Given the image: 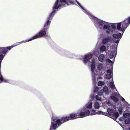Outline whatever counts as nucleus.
Masks as SVG:
<instances>
[{
  "mask_svg": "<svg viewBox=\"0 0 130 130\" xmlns=\"http://www.w3.org/2000/svg\"><path fill=\"white\" fill-rule=\"evenodd\" d=\"M109 87L111 88V93H112L110 96L111 98L115 102L118 101V99L116 96L118 97L119 95L116 88L113 83L111 82L109 84Z\"/></svg>",
  "mask_w": 130,
  "mask_h": 130,
  "instance_id": "423d86ee",
  "label": "nucleus"
},
{
  "mask_svg": "<svg viewBox=\"0 0 130 130\" xmlns=\"http://www.w3.org/2000/svg\"><path fill=\"white\" fill-rule=\"evenodd\" d=\"M83 10V11L86 14L90 19L94 21V24L98 30H106V32L108 34L110 32L112 34L115 33L117 29L116 25L115 24H112L102 20L96 18L88 13L82 7H80Z\"/></svg>",
  "mask_w": 130,
  "mask_h": 130,
  "instance_id": "f257e3e1",
  "label": "nucleus"
},
{
  "mask_svg": "<svg viewBox=\"0 0 130 130\" xmlns=\"http://www.w3.org/2000/svg\"><path fill=\"white\" fill-rule=\"evenodd\" d=\"M105 82H104L99 81L98 83V86H101L104 85L105 84Z\"/></svg>",
  "mask_w": 130,
  "mask_h": 130,
  "instance_id": "b1692460",
  "label": "nucleus"
},
{
  "mask_svg": "<svg viewBox=\"0 0 130 130\" xmlns=\"http://www.w3.org/2000/svg\"><path fill=\"white\" fill-rule=\"evenodd\" d=\"M96 114H99V115H106L107 113L105 112H103L102 111H98L96 112L95 110L93 109H92L91 110V111H90V113L89 115H85V113L83 114L84 117L86 116H87L89 115H94Z\"/></svg>",
  "mask_w": 130,
  "mask_h": 130,
  "instance_id": "ddd939ff",
  "label": "nucleus"
},
{
  "mask_svg": "<svg viewBox=\"0 0 130 130\" xmlns=\"http://www.w3.org/2000/svg\"><path fill=\"white\" fill-rule=\"evenodd\" d=\"M123 107L121 106H119L118 108V110L119 113L121 114L122 111Z\"/></svg>",
  "mask_w": 130,
  "mask_h": 130,
  "instance_id": "cd10ccee",
  "label": "nucleus"
},
{
  "mask_svg": "<svg viewBox=\"0 0 130 130\" xmlns=\"http://www.w3.org/2000/svg\"><path fill=\"white\" fill-rule=\"evenodd\" d=\"M93 106L95 109H98L100 107V104L98 102L95 101L93 103Z\"/></svg>",
  "mask_w": 130,
  "mask_h": 130,
  "instance_id": "412c9836",
  "label": "nucleus"
},
{
  "mask_svg": "<svg viewBox=\"0 0 130 130\" xmlns=\"http://www.w3.org/2000/svg\"><path fill=\"white\" fill-rule=\"evenodd\" d=\"M93 100V99L92 97L89 102L86 104L83 110H81L83 114L85 113V115H87L90 113V111L89 109H91L92 108V102Z\"/></svg>",
  "mask_w": 130,
  "mask_h": 130,
  "instance_id": "0eeeda50",
  "label": "nucleus"
},
{
  "mask_svg": "<svg viewBox=\"0 0 130 130\" xmlns=\"http://www.w3.org/2000/svg\"><path fill=\"white\" fill-rule=\"evenodd\" d=\"M105 65L100 63H98L96 65L97 68L98 70L100 71L104 72L105 70Z\"/></svg>",
  "mask_w": 130,
  "mask_h": 130,
  "instance_id": "dca6fc26",
  "label": "nucleus"
},
{
  "mask_svg": "<svg viewBox=\"0 0 130 130\" xmlns=\"http://www.w3.org/2000/svg\"><path fill=\"white\" fill-rule=\"evenodd\" d=\"M120 40L119 39L115 40L114 41V43H116V46L113 48H112L113 50L111 48V52L110 54L109 57L110 59L113 58V57L114 59L115 58L116 55V50L117 47L118 43L119 42Z\"/></svg>",
  "mask_w": 130,
  "mask_h": 130,
  "instance_id": "1a4fd4ad",
  "label": "nucleus"
},
{
  "mask_svg": "<svg viewBox=\"0 0 130 130\" xmlns=\"http://www.w3.org/2000/svg\"><path fill=\"white\" fill-rule=\"evenodd\" d=\"M112 36L113 38L116 39H119L121 38L122 36V34L121 33H119L118 34H113L112 35Z\"/></svg>",
  "mask_w": 130,
  "mask_h": 130,
  "instance_id": "4be33fe9",
  "label": "nucleus"
},
{
  "mask_svg": "<svg viewBox=\"0 0 130 130\" xmlns=\"http://www.w3.org/2000/svg\"><path fill=\"white\" fill-rule=\"evenodd\" d=\"M129 129L130 130V127L129 128Z\"/></svg>",
  "mask_w": 130,
  "mask_h": 130,
  "instance_id": "2f4dec72",
  "label": "nucleus"
},
{
  "mask_svg": "<svg viewBox=\"0 0 130 130\" xmlns=\"http://www.w3.org/2000/svg\"><path fill=\"white\" fill-rule=\"evenodd\" d=\"M103 91L106 95H108L109 93V90L108 89V88L106 86L104 87L103 89Z\"/></svg>",
  "mask_w": 130,
  "mask_h": 130,
  "instance_id": "aec40b11",
  "label": "nucleus"
},
{
  "mask_svg": "<svg viewBox=\"0 0 130 130\" xmlns=\"http://www.w3.org/2000/svg\"><path fill=\"white\" fill-rule=\"evenodd\" d=\"M112 40V39L111 37L108 36L105 37L102 39V43L103 44H107L108 46V45H109L110 44V43Z\"/></svg>",
  "mask_w": 130,
  "mask_h": 130,
  "instance_id": "2eb2a0df",
  "label": "nucleus"
},
{
  "mask_svg": "<svg viewBox=\"0 0 130 130\" xmlns=\"http://www.w3.org/2000/svg\"><path fill=\"white\" fill-rule=\"evenodd\" d=\"M34 39L33 38V37H32V38H31L30 39L28 40H25L24 41H23L21 42H17L15 44H14V45H15L17 44H18L17 45H18L20 44H22V43H26L27 42H29V41H31L32 40H34Z\"/></svg>",
  "mask_w": 130,
  "mask_h": 130,
  "instance_id": "6ab92c4d",
  "label": "nucleus"
},
{
  "mask_svg": "<svg viewBox=\"0 0 130 130\" xmlns=\"http://www.w3.org/2000/svg\"><path fill=\"white\" fill-rule=\"evenodd\" d=\"M130 24V17L126 19L125 20L122 22L118 23L116 24H114L116 26H117V29L120 31H121L123 33L125 30Z\"/></svg>",
  "mask_w": 130,
  "mask_h": 130,
  "instance_id": "39448f33",
  "label": "nucleus"
},
{
  "mask_svg": "<svg viewBox=\"0 0 130 130\" xmlns=\"http://www.w3.org/2000/svg\"><path fill=\"white\" fill-rule=\"evenodd\" d=\"M125 122L126 124H130V119L129 118L126 119L125 121Z\"/></svg>",
  "mask_w": 130,
  "mask_h": 130,
  "instance_id": "393cba45",
  "label": "nucleus"
},
{
  "mask_svg": "<svg viewBox=\"0 0 130 130\" xmlns=\"http://www.w3.org/2000/svg\"><path fill=\"white\" fill-rule=\"evenodd\" d=\"M95 98L97 100L102 101L105 100L106 98L104 97L103 95V92L102 91L98 92V94L95 96Z\"/></svg>",
  "mask_w": 130,
  "mask_h": 130,
  "instance_id": "4468645a",
  "label": "nucleus"
},
{
  "mask_svg": "<svg viewBox=\"0 0 130 130\" xmlns=\"http://www.w3.org/2000/svg\"><path fill=\"white\" fill-rule=\"evenodd\" d=\"M112 71L111 69H108L106 71V73L104 76L105 78L109 79L112 77Z\"/></svg>",
  "mask_w": 130,
  "mask_h": 130,
  "instance_id": "f3484780",
  "label": "nucleus"
},
{
  "mask_svg": "<svg viewBox=\"0 0 130 130\" xmlns=\"http://www.w3.org/2000/svg\"><path fill=\"white\" fill-rule=\"evenodd\" d=\"M105 103H103L102 104V105L103 106V107H104V108H105L106 107H108L110 105V102L108 101L105 103V106L104 105Z\"/></svg>",
  "mask_w": 130,
  "mask_h": 130,
  "instance_id": "5701e85b",
  "label": "nucleus"
},
{
  "mask_svg": "<svg viewBox=\"0 0 130 130\" xmlns=\"http://www.w3.org/2000/svg\"><path fill=\"white\" fill-rule=\"evenodd\" d=\"M69 120V116L62 117L60 119L56 118H52L49 130H55L62 123Z\"/></svg>",
  "mask_w": 130,
  "mask_h": 130,
  "instance_id": "20e7f679",
  "label": "nucleus"
},
{
  "mask_svg": "<svg viewBox=\"0 0 130 130\" xmlns=\"http://www.w3.org/2000/svg\"><path fill=\"white\" fill-rule=\"evenodd\" d=\"M84 117L83 114L80 111L79 114L78 113H72L69 116L70 120L75 119L78 118Z\"/></svg>",
  "mask_w": 130,
  "mask_h": 130,
  "instance_id": "f8f14e48",
  "label": "nucleus"
},
{
  "mask_svg": "<svg viewBox=\"0 0 130 130\" xmlns=\"http://www.w3.org/2000/svg\"><path fill=\"white\" fill-rule=\"evenodd\" d=\"M99 88L97 86L95 87L93 90V92H98V93L99 91H99Z\"/></svg>",
  "mask_w": 130,
  "mask_h": 130,
  "instance_id": "a878e982",
  "label": "nucleus"
},
{
  "mask_svg": "<svg viewBox=\"0 0 130 130\" xmlns=\"http://www.w3.org/2000/svg\"><path fill=\"white\" fill-rule=\"evenodd\" d=\"M130 115L129 113H124L123 114V116L125 118H127Z\"/></svg>",
  "mask_w": 130,
  "mask_h": 130,
  "instance_id": "bb28decb",
  "label": "nucleus"
},
{
  "mask_svg": "<svg viewBox=\"0 0 130 130\" xmlns=\"http://www.w3.org/2000/svg\"><path fill=\"white\" fill-rule=\"evenodd\" d=\"M102 37H104V35H102Z\"/></svg>",
  "mask_w": 130,
  "mask_h": 130,
  "instance_id": "7c9ffc66",
  "label": "nucleus"
},
{
  "mask_svg": "<svg viewBox=\"0 0 130 130\" xmlns=\"http://www.w3.org/2000/svg\"><path fill=\"white\" fill-rule=\"evenodd\" d=\"M100 53V51L97 49H95L94 51L91 53H89L86 54L83 56V61L84 63L86 64H89V63H91V70L92 72V80L93 84L95 85L97 81L99 79H101L102 77L98 76L97 77L96 80V77L97 76L96 71L95 70V59L92 58V54L95 56H97Z\"/></svg>",
  "mask_w": 130,
  "mask_h": 130,
  "instance_id": "f03ea898",
  "label": "nucleus"
},
{
  "mask_svg": "<svg viewBox=\"0 0 130 130\" xmlns=\"http://www.w3.org/2000/svg\"><path fill=\"white\" fill-rule=\"evenodd\" d=\"M126 103L128 105V107L126 108V110H128L129 109H130V105H129L128 103L127 102H126Z\"/></svg>",
  "mask_w": 130,
  "mask_h": 130,
  "instance_id": "c85d7f7f",
  "label": "nucleus"
},
{
  "mask_svg": "<svg viewBox=\"0 0 130 130\" xmlns=\"http://www.w3.org/2000/svg\"><path fill=\"white\" fill-rule=\"evenodd\" d=\"M44 28L40 31L38 34L33 36L34 39L41 37L48 36V35L46 33V31Z\"/></svg>",
  "mask_w": 130,
  "mask_h": 130,
  "instance_id": "9d476101",
  "label": "nucleus"
},
{
  "mask_svg": "<svg viewBox=\"0 0 130 130\" xmlns=\"http://www.w3.org/2000/svg\"><path fill=\"white\" fill-rule=\"evenodd\" d=\"M112 59V60H110L109 59H106L105 55L103 54H100L98 57V59L99 61L101 62H103L105 61H106L107 63H109L110 66L112 68L113 67V64L114 62V59L113 57V58H111V59Z\"/></svg>",
  "mask_w": 130,
  "mask_h": 130,
  "instance_id": "6e6552de",
  "label": "nucleus"
},
{
  "mask_svg": "<svg viewBox=\"0 0 130 130\" xmlns=\"http://www.w3.org/2000/svg\"><path fill=\"white\" fill-rule=\"evenodd\" d=\"M70 0V2H67L65 1L64 0H57L56 3H55L53 7V11L50 15L48 17V20L46 22L44 25V28L46 30H47L49 28V26L50 25L51 20L52 19L53 17L55 14V11L58 9H59L60 7L64 6H66L68 5H70V3L73 4V2L71 0Z\"/></svg>",
  "mask_w": 130,
  "mask_h": 130,
  "instance_id": "7ed1b4c3",
  "label": "nucleus"
},
{
  "mask_svg": "<svg viewBox=\"0 0 130 130\" xmlns=\"http://www.w3.org/2000/svg\"><path fill=\"white\" fill-rule=\"evenodd\" d=\"M121 100L123 101H125V100L124 99V98H123L122 97H121Z\"/></svg>",
  "mask_w": 130,
  "mask_h": 130,
  "instance_id": "c756f323",
  "label": "nucleus"
},
{
  "mask_svg": "<svg viewBox=\"0 0 130 130\" xmlns=\"http://www.w3.org/2000/svg\"><path fill=\"white\" fill-rule=\"evenodd\" d=\"M107 112L109 114L112 115L111 118L115 120L119 116V114L117 112H115V111L113 109H111L110 108L107 109Z\"/></svg>",
  "mask_w": 130,
  "mask_h": 130,
  "instance_id": "9b49d317",
  "label": "nucleus"
},
{
  "mask_svg": "<svg viewBox=\"0 0 130 130\" xmlns=\"http://www.w3.org/2000/svg\"><path fill=\"white\" fill-rule=\"evenodd\" d=\"M108 49L107 47L104 45H102L100 47V53H103L104 52L107 51Z\"/></svg>",
  "mask_w": 130,
  "mask_h": 130,
  "instance_id": "a211bd4d",
  "label": "nucleus"
}]
</instances>
